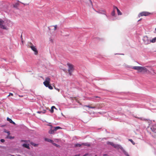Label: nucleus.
<instances>
[{
    "mask_svg": "<svg viewBox=\"0 0 156 156\" xmlns=\"http://www.w3.org/2000/svg\"><path fill=\"white\" fill-rule=\"evenodd\" d=\"M49 126L51 127V129H52V128H53L51 125H50Z\"/></svg>",
    "mask_w": 156,
    "mask_h": 156,
    "instance_id": "e433bc0d",
    "label": "nucleus"
},
{
    "mask_svg": "<svg viewBox=\"0 0 156 156\" xmlns=\"http://www.w3.org/2000/svg\"><path fill=\"white\" fill-rule=\"evenodd\" d=\"M111 14L113 16H115V11L114 10H113L112 11V12L111 13Z\"/></svg>",
    "mask_w": 156,
    "mask_h": 156,
    "instance_id": "aec40b11",
    "label": "nucleus"
},
{
    "mask_svg": "<svg viewBox=\"0 0 156 156\" xmlns=\"http://www.w3.org/2000/svg\"><path fill=\"white\" fill-rule=\"evenodd\" d=\"M82 145V144H76L75 145V146L76 147H80Z\"/></svg>",
    "mask_w": 156,
    "mask_h": 156,
    "instance_id": "393cba45",
    "label": "nucleus"
},
{
    "mask_svg": "<svg viewBox=\"0 0 156 156\" xmlns=\"http://www.w3.org/2000/svg\"><path fill=\"white\" fill-rule=\"evenodd\" d=\"M113 147H114L115 148H119V146L118 145H116V144H113Z\"/></svg>",
    "mask_w": 156,
    "mask_h": 156,
    "instance_id": "5701e85b",
    "label": "nucleus"
},
{
    "mask_svg": "<svg viewBox=\"0 0 156 156\" xmlns=\"http://www.w3.org/2000/svg\"><path fill=\"white\" fill-rule=\"evenodd\" d=\"M23 146L25 147H26L27 149H29L30 147L29 146V144H24L23 145Z\"/></svg>",
    "mask_w": 156,
    "mask_h": 156,
    "instance_id": "f8f14e48",
    "label": "nucleus"
},
{
    "mask_svg": "<svg viewBox=\"0 0 156 156\" xmlns=\"http://www.w3.org/2000/svg\"><path fill=\"white\" fill-rule=\"evenodd\" d=\"M4 126H4V125H2V126H1V127H4Z\"/></svg>",
    "mask_w": 156,
    "mask_h": 156,
    "instance_id": "a19ab883",
    "label": "nucleus"
},
{
    "mask_svg": "<svg viewBox=\"0 0 156 156\" xmlns=\"http://www.w3.org/2000/svg\"><path fill=\"white\" fill-rule=\"evenodd\" d=\"M95 156H97V155H95Z\"/></svg>",
    "mask_w": 156,
    "mask_h": 156,
    "instance_id": "c03bdc74",
    "label": "nucleus"
},
{
    "mask_svg": "<svg viewBox=\"0 0 156 156\" xmlns=\"http://www.w3.org/2000/svg\"><path fill=\"white\" fill-rule=\"evenodd\" d=\"M124 153L126 155V156H129V155L128 154V153L127 152H126V151H124Z\"/></svg>",
    "mask_w": 156,
    "mask_h": 156,
    "instance_id": "c756f323",
    "label": "nucleus"
},
{
    "mask_svg": "<svg viewBox=\"0 0 156 156\" xmlns=\"http://www.w3.org/2000/svg\"><path fill=\"white\" fill-rule=\"evenodd\" d=\"M31 144L32 145H33L34 146H35V147H36V146H37V144H34L33 143H31Z\"/></svg>",
    "mask_w": 156,
    "mask_h": 156,
    "instance_id": "bb28decb",
    "label": "nucleus"
},
{
    "mask_svg": "<svg viewBox=\"0 0 156 156\" xmlns=\"http://www.w3.org/2000/svg\"><path fill=\"white\" fill-rule=\"evenodd\" d=\"M116 9V10H117V9H118V8L116 6H113V9H114V10H115V9Z\"/></svg>",
    "mask_w": 156,
    "mask_h": 156,
    "instance_id": "c85d7f7f",
    "label": "nucleus"
},
{
    "mask_svg": "<svg viewBox=\"0 0 156 156\" xmlns=\"http://www.w3.org/2000/svg\"><path fill=\"white\" fill-rule=\"evenodd\" d=\"M29 44H30V46H31V45H33V44H32L31 43V42H30V43H29ZM29 46H30V45H29Z\"/></svg>",
    "mask_w": 156,
    "mask_h": 156,
    "instance_id": "c9c22d12",
    "label": "nucleus"
},
{
    "mask_svg": "<svg viewBox=\"0 0 156 156\" xmlns=\"http://www.w3.org/2000/svg\"><path fill=\"white\" fill-rule=\"evenodd\" d=\"M107 155L106 154H105L104 155V156H105V155Z\"/></svg>",
    "mask_w": 156,
    "mask_h": 156,
    "instance_id": "79ce46f5",
    "label": "nucleus"
},
{
    "mask_svg": "<svg viewBox=\"0 0 156 156\" xmlns=\"http://www.w3.org/2000/svg\"><path fill=\"white\" fill-rule=\"evenodd\" d=\"M54 108H55V107L54 106H53L51 107L50 112L51 113H52L54 112Z\"/></svg>",
    "mask_w": 156,
    "mask_h": 156,
    "instance_id": "dca6fc26",
    "label": "nucleus"
},
{
    "mask_svg": "<svg viewBox=\"0 0 156 156\" xmlns=\"http://www.w3.org/2000/svg\"><path fill=\"white\" fill-rule=\"evenodd\" d=\"M143 41L144 42V43L146 44H149L151 42V40H149L148 37H144Z\"/></svg>",
    "mask_w": 156,
    "mask_h": 156,
    "instance_id": "1a4fd4ad",
    "label": "nucleus"
},
{
    "mask_svg": "<svg viewBox=\"0 0 156 156\" xmlns=\"http://www.w3.org/2000/svg\"><path fill=\"white\" fill-rule=\"evenodd\" d=\"M4 21L0 19V28L4 30H7L8 29V28L6 26L4 25Z\"/></svg>",
    "mask_w": 156,
    "mask_h": 156,
    "instance_id": "0eeeda50",
    "label": "nucleus"
},
{
    "mask_svg": "<svg viewBox=\"0 0 156 156\" xmlns=\"http://www.w3.org/2000/svg\"><path fill=\"white\" fill-rule=\"evenodd\" d=\"M87 155V154H85L83 155V156H86Z\"/></svg>",
    "mask_w": 156,
    "mask_h": 156,
    "instance_id": "58836bf2",
    "label": "nucleus"
},
{
    "mask_svg": "<svg viewBox=\"0 0 156 156\" xmlns=\"http://www.w3.org/2000/svg\"><path fill=\"white\" fill-rule=\"evenodd\" d=\"M152 14L151 13H150L147 12H142L140 13L138 15V16L139 17H140V16H147L149 15L150 14Z\"/></svg>",
    "mask_w": 156,
    "mask_h": 156,
    "instance_id": "39448f33",
    "label": "nucleus"
},
{
    "mask_svg": "<svg viewBox=\"0 0 156 156\" xmlns=\"http://www.w3.org/2000/svg\"><path fill=\"white\" fill-rule=\"evenodd\" d=\"M6 138H9V139H14V137H12V136H9V135H8Z\"/></svg>",
    "mask_w": 156,
    "mask_h": 156,
    "instance_id": "412c9836",
    "label": "nucleus"
},
{
    "mask_svg": "<svg viewBox=\"0 0 156 156\" xmlns=\"http://www.w3.org/2000/svg\"><path fill=\"white\" fill-rule=\"evenodd\" d=\"M94 97H90L89 98V100H92L94 99Z\"/></svg>",
    "mask_w": 156,
    "mask_h": 156,
    "instance_id": "f704fd0d",
    "label": "nucleus"
},
{
    "mask_svg": "<svg viewBox=\"0 0 156 156\" xmlns=\"http://www.w3.org/2000/svg\"><path fill=\"white\" fill-rule=\"evenodd\" d=\"M50 79L49 77L46 78L45 81L43 82V84L46 87H47L50 84Z\"/></svg>",
    "mask_w": 156,
    "mask_h": 156,
    "instance_id": "423d86ee",
    "label": "nucleus"
},
{
    "mask_svg": "<svg viewBox=\"0 0 156 156\" xmlns=\"http://www.w3.org/2000/svg\"><path fill=\"white\" fill-rule=\"evenodd\" d=\"M132 68L140 73H146L148 71L147 69L145 66H134Z\"/></svg>",
    "mask_w": 156,
    "mask_h": 156,
    "instance_id": "f257e3e1",
    "label": "nucleus"
},
{
    "mask_svg": "<svg viewBox=\"0 0 156 156\" xmlns=\"http://www.w3.org/2000/svg\"><path fill=\"white\" fill-rule=\"evenodd\" d=\"M107 144H110L112 146H113V144H114L113 142H109V141L107 142Z\"/></svg>",
    "mask_w": 156,
    "mask_h": 156,
    "instance_id": "a211bd4d",
    "label": "nucleus"
},
{
    "mask_svg": "<svg viewBox=\"0 0 156 156\" xmlns=\"http://www.w3.org/2000/svg\"><path fill=\"white\" fill-rule=\"evenodd\" d=\"M67 65L68 66V71L70 75L71 76L72 72L74 70V66L72 64H70L69 63H67Z\"/></svg>",
    "mask_w": 156,
    "mask_h": 156,
    "instance_id": "f03ea898",
    "label": "nucleus"
},
{
    "mask_svg": "<svg viewBox=\"0 0 156 156\" xmlns=\"http://www.w3.org/2000/svg\"><path fill=\"white\" fill-rule=\"evenodd\" d=\"M7 120L8 121H9L10 123H12L14 125H16V123L13 121L9 117H7Z\"/></svg>",
    "mask_w": 156,
    "mask_h": 156,
    "instance_id": "9d476101",
    "label": "nucleus"
},
{
    "mask_svg": "<svg viewBox=\"0 0 156 156\" xmlns=\"http://www.w3.org/2000/svg\"><path fill=\"white\" fill-rule=\"evenodd\" d=\"M90 3V4H91V5H93V3H92V2L91 1V0H89Z\"/></svg>",
    "mask_w": 156,
    "mask_h": 156,
    "instance_id": "72a5a7b5",
    "label": "nucleus"
},
{
    "mask_svg": "<svg viewBox=\"0 0 156 156\" xmlns=\"http://www.w3.org/2000/svg\"><path fill=\"white\" fill-rule=\"evenodd\" d=\"M13 96V94L12 93H9V94L8 95V97H9V96Z\"/></svg>",
    "mask_w": 156,
    "mask_h": 156,
    "instance_id": "7c9ffc66",
    "label": "nucleus"
},
{
    "mask_svg": "<svg viewBox=\"0 0 156 156\" xmlns=\"http://www.w3.org/2000/svg\"><path fill=\"white\" fill-rule=\"evenodd\" d=\"M44 140L45 141L49 142H50L52 144L53 143V142H54V141L53 140L48 138H45Z\"/></svg>",
    "mask_w": 156,
    "mask_h": 156,
    "instance_id": "9b49d317",
    "label": "nucleus"
},
{
    "mask_svg": "<svg viewBox=\"0 0 156 156\" xmlns=\"http://www.w3.org/2000/svg\"><path fill=\"white\" fill-rule=\"evenodd\" d=\"M5 133H6L8 134V135H9L10 134V132L9 131H6L5 132Z\"/></svg>",
    "mask_w": 156,
    "mask_h": 156,
    "instance_id": "473e14b6",
    "label": "nucleus"
},
{
    "mask_svg": "<svg viewBox=\"0 0 156 156\" xmlns=\"http://www.w3.org/2000/svg\"><path fill=\"white\" fill-rule=\"evenodd\" d=\"M84 106L89 108H96L95 106H91L90 105H84Z\"/></svg>",
    "mask_w": 156,
    "mask_h": 156,
    "instance_id": "ddd939ff",
    "label": "nucleus"
},
{
    "mask_svg": "<svg viewBox=\"0 0 156 156\" xmlns=\"http://www.w3.org/2000/svg\"><path fill=\"white\" fill-rule=\"evenodd\" d=\"M151 129L153 132L152 135V136L154 138L156 139V125H153Z\"/></svg>",
    "mask_w": 156,
    "mask_h": 156,
    "instance_id": "7ed1b4c3",
    "label": "nucleus"
},
{
    "mask_svg": "<svg viewBox=\"0 0 156 156\" xmlns=\"http://www.w3.org/2000/svg\"><path fill=\"white\" fill-rule=\"evenodd\" d=\"M129 141H130L131 143L135 145V142L133 141V140L131 139H129Z\"/></svg>",
    "mask_w": 156,
    "mask_h": 156,
    "instance_id": "4be33fe9",
    "label": "nucleus"
},
{
    "mask_svg": "<svg viewBox=\"0 0 156 156\" xmlns=\"http://www.w3.org/2000/svg\"><path fill=\"white\" fill-rule=\"evenodd\" d=\"M95 97L96 98H100V97H98V96H95Z\"/></svg>",
    "mask_w": 156,
    "mask_h": 156,
    "instance_id": "4c0bfd02",
    "label": "nucleus"
},
{
    "mask_svg": "<svg viewBox=\"0 0 156 156\" xmlns=\"http://www.w3.org/2000/svg\"><path fill=\"white\" fill-rule=\"evenodd\" d=\"M82 145H84V146H88V147L90 146V144L88 143H83L82 144Z\"/></svg>",
    "mask_w": 156,
    "mask_h": 156,
    "instance_id": "4468645a",
    "label": "nucleus"
},
{
    "mask_svg": "<svg viewBox=\"0 0 156 156\" xmlns=\"http://www.w3.org/2000/svg\"><path fill=\"white\" fill-rule=\"evenodd\" d=\"M45 112H46V110H44L43 111H38L37 112V113H39V114H40V113L44 114V113H45Z\"/></svg>",
    "mask_w": 156,
    "mask_h": 156,
    "instance_id": "f3484780",
    "label": "nucleus"
},
{
    "mask_svg": "<svg viewBox=\"0 0 156 156\" xmlns=\"http://www.w3.org/2000/svg\"><path fill=\"white\" fill-rule=\"evenodd\" d=\"M53 145H54V146H56V147H59V146L58 144H55V143H54V142H53V143L52 144Z\"/></svg>",
    "mask_w": 156,
    "mask_h": 156,
    "instance_id": "a878e982",
    "label": "nucleus"
},
{
    "mask_svg": "<svg viewBox=\"0 0 156 156\" xmlns=\"http://www.w3.org/2000/svg\"><path fill=\"white\" fill-rule=\"evenodd\" d=\"M53 26L54 27V30H55L57 29V25H54Z\"/></svg>",
    "mask_w": 156,
    "mask_h": 156,
    "instance_id": "cd10ccee",
    "label": "nucleus"
},
{
    "mask_svg": "<svg viewBox=\"0 0 156 156\" xmlns=\"http://www.w3.org/2000/svg\"><path fill=\"white\" fill-rule=\"evenodd\" d=\"M0 141L2 142V143H3L5 142V140L4 139H1V140H0Z\"/></svg>",
    "mask_w": 156,
    "mask_h": 156,
    "instance_id": "2f4dec72",
    "label": "nucleus"
},
{
    "mask_svg": "<svg viewBox=\"0 0 156 156\" xmlns=\"http://www.w3.org/2000/svg\"><path fill=\"white\" fill-rule=\"evenodd\" d=\"M54 129H51L49 131L48 133L50 134H53L55 133V132L57 130L61 129L62 128L59 126H56L53 127Z\"/></svg>",
    "mask_w": 156,
    "mask_h": 156,
    "instance_id": "20e7f679",
    "label": "nucleus"
},
{
    "mask_svg": "<svg viewBox=\"0 0 156 156\" xmlns=\"http://www.w3.org/2000/svg\"><path fill=\"white\" fill-rule=\"evenodd\" d=\"M156 41V37L153 39L151 40V42L152 43H154Z\"/></svg>",
    "mask_w": 156,
    "mask_h": 156,
    "instance_id": "6ab92c4d",
    "label": "nucleus"
},
{
    "mask_svg": "<svg viewBox=\"0 0 156 156\" xmlns=\"http://www.w3.org/2000/svg\"><path fill=\"white\" fill-rule=\"evenodd\" d=\"M141 20V19H140L139 20H138V21H139Z\"/></svg>",
    "mask_w": 156,
    "mask_h": 156,
    "instance_id": "37998d69",
    "label": "nucleus"
},
{
    "mask_svg": "<svg viewBox=\"0 0 156 156\" xmlns=\"http://www.w3.org/2000/svg\"><path fill=\"white\" fill-rule=\"evenodd\" d=\"M22 141H23V142H26V141L25 140H22Z\"/></svg>",
    "mask_w": 156,
    "mask_h": 156,
    "instance_id": "ea45409f",
    "label": "nucleus"
},
{
    "mask_svg": "<svg viewBox=\"0 0 156 156\" xmlns=\"http://www.w3.org/2000/svg\"><path fill=\"white\" fill-rule=\"evenodd\" d=\"M47 87H48L50 90H52L53 88V87L50 84L48 85Z\"/></svg>",
    "mask_w": 156,
    "mask_h": 156,
    "instance_id": "b1692460",
    "label": "nucleus"
},
{
    "mask_svg": "<svg viewBox=\"0 0 156 156\" xmlns=\"http://www.w3.org/2000/svg\"><path fill=\"white\" fill-rule=\"evenodd\" d=\"M117 11L118 15H122V12H121V11L119 10V9H117Z\"/></svg>",
    "mask_w": 156,
    "mask_h": 156,
    "instance_id": "2eb2a0df",
    "label": "nucleus"
},
{
    "mask_svg": "<svg viewBox=\"0 0 156 156\" xmlns=\"http://www.w3.org/2000/svg\"><path fill=\"white\" fill-rule=\"evenodd\" d=\"M29 48H30L34 51L35 55H37L38 54V52L35 46L34 45H31L29 46Z\"/></svg>",
    "mask_w": 156,
    "mask_h": 156,
    "instance_id": "6e6552de",
    "label": "nucleus"
}]
</instances>
